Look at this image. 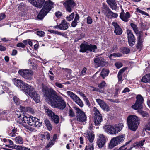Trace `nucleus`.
I'll return each instance as SVG.
<instances>
[{"instance_id":"1","label":"nucleus","mask_w":150,"mask_h":150,"mask_svg":"<svg viewBox=\"0 0 150 150\" xmlns=\"http://www.w3.org/2000/svg\"><path fill=\"white\" fill-rule=\"evenodd\" d=\"M28 0L33 5L39 8L44 5L37 16L38 18L40 20L42 19L54 6V3L50 0L46 1L45 0Z\"/></svg>"},{"instance_id":"2","label":"nucleus","mask_w":150,"mask_h":150,"mask_svg":"<svg viewBox=\"0 0 150 150\" xmlns=\"http://www.w3.org/2000/svg\"><path fill=\"white\" fill-rule=\"evenodd\" d=\"M46 100L49 104L54 107L63 109L66 106L65 102L62 97L57 94H44Z\"/></svg>"},{"instance_id":"3","label":"nucleus","mask_w":150,"mask_h":150,"mask_svg":"<svg viewBox=\"0 0 150 150\" xmlns=\"http://www.w3.org/2000/svg\"><path fill=\"white\" fill-rule=\"evenodd\" d=\"M14 84L18 88L27 94H35L36 91L31 86L25 83L21 80L15 79Z\"/></svg>"},{"instance_id":"4","label":"nucleus","mask_w":150,"mask_h":150,"mask_svg":"<svg viewBox=\"0 0 150 150\" xmlns=\"http://www.w3.org/2000/svg\"><path fill=\"white\" fill-rule=\"evenodd\" d=\"M127 120L129 128L131 130L136 131L139 124V117L134 115H130L128 117Z\"/></svg>"},{"instance_id":"5","label":"nucleus","mask_w":150,"mask_h":150,"mask_svg":"<svg viewBox=\"0 0 150 150\" xmlns=\"http://www.w3.org/2000/svg\"><path fill=\"white\" fill-rule=\"evenodd\" d=\"M123 127L122 123L110 125H105L103 127L105 131L111 134H117L121 131Z\"/></svg>"},{"instance_id":"6","label":"nucleus","mask_w":150,"mask_h":150,"mask_svg":"<svg viewBox=\"0 0 150 150\" xmlns=\"http://www.w3.org/2000/svg\"><path fill=\"white\" fill-rule=\"evenodd\" d=\"M22 120L23 122L28 124L30 126L38 127L42 125V123L38 121L39 120L32 116H24Z\"/></svg>"},{"instance_id":"7","label":"nucleus","mask_w":150,"mask_h":150,"mask_svg":"<svg viewBox=\"0 0 150 150\" xmlns=\"http://www.w3.org/2000/svg\"><path fill=\"white\" fill-rule=\"evenodd\" d=\"M125 136L124 135H120L112 138L109 145V148L112 149L117 145L123 141Z\"/></svg>"},{"instance_id":"8","label":"nucleus","mask_w":150,"mask_h":150,"mask_svg":"<svg viewBox=\"0 0 150 150\" xmlns=\"http://www.w3.org/2000/svg\"><path fill=\"white\" fill-rule=\"evenodd\" d=\"M125 136L124 135H120L112 138L109 145V148L112 149L117 145L123 141Z\"/></svg>"},{"instance_id":"9","label":"nucleus","mask_w":150,"mask_h":150,"mask_svg":"<svg viewBox=\"0 0 150 150\" xmlns=\"http://www.w3.org/2000/svg\"><path fill=\"white\" fill-rule=\"evenodd\" d=\"M18 73L23 78L28 80L31 79L34 74L33 72L30 69H21Z\"/></svg>"},{"instance_id":"10","label":"nucleus","mask_w":150,"mask_h":150,"mask_svg":"<svg viewBox=\"0 0 150 150\" xmlns=\"http://www.w3.org/2000/svg\"><path fill=\"white\" fill-rule=\"evenodd\" d=\"M76 115L77 120L84 122L86 120V116L84 112L78 108H76Z\"/></svg>"},{"instance_id":"11","label":"nucleus","mask_w":150,"mask_h":150,"mask_svg":"<svg viewBox=\"0 0 150 150\" xmlns=\"http://www.w3.org/2000/svg\"><path fill=\"white\" fill-rule=\"evenodd\" d=\"M95 117L94 123L96 125H99L103 120L101 114L98 110L95 108L94 109Z\"/></svg>"},{"instance_id":"12","label":"nucleus","mask_w":150,"mask_h":150,"mask_svg":"<svg viewBox=\"0 0 150 150\" xmlns=\"http://www.w3.org/2000/svg\"><path fill=\"white\" fill-rule=\"evenodd\" d=\"M76 4L74 1L71 0H67L63 3V5L65 7L66 10L69 12H72V10Z\"/></svg>"},{"instance_id":"13","label":"nucleus","mask_w":150,"mask_h":150,"mask_svg":"<svg viewBox=\"0 0 150 150\" xmlns=\"http://www.w3.org/2000/svg\"><path fill=\"white\" fill-rule=\"evenodd\" d=\"M129 45L130 46H133L135 43V39L134 35L130 30H127V31Z\"/></svg>"},{"instance_id":"14","label":"nucleus","mask_w":150,"mask_h":150,"mask_svg":"<svg viewBox=\"0 0 150 150\" xmlns=\"http://www.w3.org/2000/svg\"><path fill=\"white\" fill-rule=\"evenodd\" d=\"M105 136L103 134L99 135L97 142L98 147L100 148H102L105 144Z\"/></svg>"},{"instance_id":"15","label":"nucleus","mask_w":150,"mask_h":150,"mask_svg":"<svg viewBox=\"0 0 150 150\" xmlns=\"http://www.w3.org/2000/svg\"><path fill=\"white\" fill-rule=\"evenodd\" d=\"M96 67L100 66H103L105 65V60L103 57H99L96 58L94 59Z\"/></svg>"},{"instance_id":"16","label":"nucleus","mask_w":150,"mask_h":150,"mask_svg":"<svg viewBox=\"0 0 150 150\" xmlns=\"http://www.w3.org/2000/svg\"><path fill=\"white\" fill-rule=\"evenodd\" d=\"M130 14L128 12H127L125 13L124 10L122 9V11L120 15V18L125 22H127L129 21V19L130 17Z\"/></svg>"},{"instance_id":"17","label":"nucleus","mask_w":150,"mask_h":150,"mask_svg":"<svg viewBox=\"0 0 150 150\" xmlns=\"http://www.w3.org/2000/svg\"><path fill=\"white\" fill-rule=\"evenodd\" d=\"M96 100L100 107L103 110L106 111L110 110V108L108 106L104 101L99 99H97Z\"/></svg>"},{"instance_id":"18","label":"nucleus","mask_w":150,"mask_h":150,"mask_svg":"<svg viewBox=\"0 0 150 150\" xmlns=\"http://www.w3.org/2000/svg\"><path fill=\"white\" fill-rule=\"evenodd\" d=\"M112 25L115 28L114 33L117 35H121L122 33V30L120 27L117 22H113Z\"/></svg>"},{"instance_id":"19","label":"nucleus","mask_w":150,"mask_h":150,"mask_svg":"<svg viewBox=\"0 0 150 150\" xmlns=\"http://www.w3.org/2000/svg\"><path fill=\"white\" fill-rule=\"evenodd\" d=\"M71 98L81 107L83 106V104L82 101L76 94H68Z\"/></svg>"},{"instance_id":"20","label":"nucleus","mask_w":150,"mask_h":150,"mask_svg":"<svg viewBox=\"0 0 150 150\" xmlns=\"http://www.w3.org/2000/svg\"><path fill=\"white\" fill-rule=\"evenodd\" d=\"M69 23H67L65 20L62 21L59 24L60 30H66L68 28Z\"/></svg>"},{"instance_id":"21","label":"nucleus","mask_w":150,"mask_h":150,"mask_svg":"<svg viewBox=\"0 0 150 150\" xmlns=\"http://www.w3.org/2000/svg\"><path fill=\"white\" fill-rule=\"evenodd\" d=\"M9 111L8 110L3 111L0 110V120L6 119L7 116L9 113Z\"/></svg>"},{"instance_id":"22","label":"nucleus","mask_w":150,"mask_h":150,"mask_svg":"<svg viewBox=\"0 0 150 150\" xmlns=\"http://www.w3.org/2000/svg\"><path fill=\"white\" fill-rule=\"evenodd\" d=\"M143 40L142 35H139L137 38V42L136 45V47L137 49H140L142 47Z\"/></svg>"},{"instance_id":"23","label":"nucleus","mask_w":150,"mask_h":150,"mask_svg":"<svg viewBox=\"0 0 150 150\" xmlns=\"http://www.w3.org/2000/svg\"><path fill=\"white\" fill-rule=\"evenodd\" d=\"M80 51L82 52H85L88 51V43H82L80 46Z\"/></svg>"},{"instance_id":"24","label":"nucleus","mask_w":150,"mask_h":150,"mask_svg":"<svg viewBox=\"0 0 150 150\" xmlns=\"http://www.w3.org/2000/svg\"><path fill=\"white\" fill-rule=\"evenodd\" d=\"M107 2L110 5V8L112 9L117 10V6L116 4V2L115 0H107Z\"/></svg>"},{"instance_id":"25","label":"nucleus","mask_w":150,"mask_h":150,"mask_svg":"<svg viewBox=\"0 0 150 150\" xmlns=\"http://www.w3.org/2000/svg\"><path fill=\"white\" fill-rule=\"evenodd\" d=\"M18 131L17 129L14 127L8 131V134L9 136L11 137H15L18 134Z\"/></svg>"},{"instance_id":"26","label":"nucleus","mask_w":150,"mask_h":150,"mask_svg":"<svg viewBox=\"0 0 150 150\" xmlns=\"http://www.w3.org/2000/svg\"><path fill=\"white\" fill-rule=\"evenodd\" d=\"M145 140L143 139L138 142L134 143L133 144V147L136 148H138L139 147H142L144 144Z\"/></svg>"},{"instance_id":"27","label":"nucleus","mask_w":150,"mask_h":150,"mask_svg":"<svg viewBox=\"0 0 150 150\" xmlns=\"http://www.w3.org/2000/svg\"><path fill=\"white\" fill-rule=\"evenodd\" d=\"M106 16L109 18H116L118 16L117 14L113 12L110 10L106 12Z\"/></svg>"},{"instance_id":"28","label":"nucleus","mask_w":150,"mask_h":150,"mask_svg":"<svg viewBox=\"0 0 150 150\" xmlns=\"http://www.w3.org/2000/svg\"><path fill=\"white\" fill-rule=\"evenodd\" d=\"M132 108L135 110H141L143 109V104L135 102L134 104L132 105Z\"/></svg>"},{"instance_id":"29","label":"nucleus","mask_w":150,"mask_h":150,"mask_svg":"<svg viewBox=\"0 0 150 150\" xmlns=\"http://www.w3.org/2000/svg\"><path fill=\"white\" fill-rule=\"evenodd\" d=\"M127 67H124L121 69L119 71L117 77L119 81H122V74L126 70Z\"/></svg>"},{"instance_id":"30","label":"nucleus","mask_w":150,"mask_h":150,"mask_svg":"<svg viewBox=\"0 0 150 150\" xmlns=\"http://www.w3.org/2000/svg\"><path fill=\"white\" fill-rule=\"evenodd\" d=\"M141 81L144 83H150V74L145 75L142 78Z\"/></svg>"},{"instance_id":"31","label":"nucleus","mask_w":150,"mask_h":150,"mask_svg":"<svg viewBox=\"0 0 150 150\" xmlns=\"http://www.w3.org/2000/svg\"><path fill=\"white\" fill-rule=\"evenodd\" d=\"M30 96L33 98L36 103H38L40 101V97L39 94H28Z\"/></svg>"},{"instance_id":"32","label":"nucleus","mask_w":150,"mask_h":150,"mask_svg":"<svg viewBox=\"0 0 150 150\" xmlns=\"http://www.w3.org/2000/svg\"><path fill=\"white\" fill-rule=\"evenodd\" d=\"M45 109L48 116L51 118L55 115L54 113L51 110L49 109L47 107H45Z\"/></svg>"},{"instance_id":"33","label":"nucleus","mask_w":150,"mask_h":150,"mask_svg":"<svg viewBox=\"0 0 150 150\" xmlns=\"http://www.w3.org/2000/svg\"><path fill=\"white\" fill-rule=\"evenodd\" d=\"M86 137L89 141L90 142L92 143L94 140V136L92 133L89 132L86 134Z\"/></svg>"},{"instance_id":"34","label":"nucleus","mask_w":150,"mask_h":150,"mask_svg":"<svg viewBox=\"0 0 150 150\" xmlns=\"http://www.w3.org/2000/svg\"><path fill=\"white\" fill-rule=\"evenodd\" d=\"M136 98V102L143 104L144 101V99L143 97L140 94H139L137 95Z\"/></svg>"},{"instance_id":"35","label":"nucleus","mask_w":150,"mask_h":150,"mask_svg":"<svg viewBox=\"0 0 150 150\" xmlns=\"http://www.w3.org/2000/svg\"><path fill=\"white\" fill-rule=\"evenodd\" d=\"M109 73V71L108 70L103 69L101 71L100 75L103 77V79H104L105 77L108 75Z\"/></svg>"},{"instance_id":"36","label":"nucleus","mask_w":150,"mask_h":150,"mask_svg":"<svg viewBox=\"0 0 150 150\" xmlns=\"http://www.w3.org/2000/svg\"><path fill=\"white\" fill-rule=\"evenodd\" d=\"M44 89L45 94H55L56 91L52 88H46Z\"/></svg>"},{"instance_id":"37","label":"nucleus","mask_w":150,"mask_h":150,"mask_svg":"<svg viewBox=\"0 0 150 150\" xmlns=\"http://www.w3.org/2000/svg\"><path fill=\"white\" fill-rule=\"evenodd\" d=\"M97 48V46L94 45L88 44V51L94 52Z\"/></svg>"},{"instance_id":"38","label":"nucleus","mask_w":150,"mask_h":150,"mask_svg":"<svg viewBox=\"0 0 150 150\" xmlns=\"http://www.w3.org/2000/svg\"><path fill=\"white\" fill-rule=\"evenodd\" d=\"M44 122L48 130L51 131L52 129V127L49 120L48 119H46L45 120Z\"/></svg>"},{"instance_id":"39","label":"nucleus","mask_w":150,"mask_h":150,"mask_svg":"<svg viewBox=\"0 0 150 150\" xmlns=\"http://www.w3.org/2000/svg\"><path fill=\"white\" fill-rule=\"evenodd\" d=\"M15 116L17 118H19L20 119H21L22 121V119H23V117L24 116H25V115H23L22 114V112L21 111L18 112V111H16L15 112Z\"/></svg>"},{"instance_id":"40","label":"nucleus","mask_w":150,"mask_h":150,"mask_svg":"<svg viewBox=\"0 0 150 150\" xmlns=\"http://www.w3.org/2000/svg\"><path fill=\"white\" fill-rule=\"evenodd\" d=\"M48 31L52 33L56 34L58 35H62L63 36H64L65 35V34L64 33L59 32L57 31H55L54 30H49Z\"/></svg>"},{"instance_id":"41","label":"nucleus","mask_w":150,"mask_h":150,"mask_svg":"<svg viewBox=\"0 0 150 150\" xmlns=\"http://www.w3.org/2000/svg\"><path fill=\"white\" fill-rule=\"evenodd\" d=\"M15 140L17 144H22L23 143V140L22 137L20 136H18L15 138Z\"/></svg>"},{"instance_id":"42","label":"nucleus","mask_w":150,"mask_h":150,"mask_svg":"<svg viewBox=\"0 0 150 150\" xmlns=\"http://www.w3.org/2000/svg\"><path fill=\"white\" fill-rule=\"evenodd\" d=\"M130 26L132 28L133 30L136 34L138 33V28L136 24L133 23H131L130 24Z\"/></svg>"},{"instance_id":"43","label":"nucleus","mask_w":150,"mask_h":150,"mask_svg":"<svg viewBox=\"0 0 150 150\" xmlns=\"http://www.w3.org/2000/svg\"><path fill=\"white\" fill-rule=\"evenodd\" d=\"M28 63L30 64V67H32V68L34 70L36 69L37 68V66L36 64L32 62L31 60L29 59L28 60Z\"/></svg>"},{"instance_id":"44","label":"nucleus","mask_w":150,"mask_h":150,"mask_svg":"<svg viewBox=\"0 0 150 150\" xmlns=\"http://www.w3.org/2000/svg\"><path fill=\"white\" fill-rule=\"evenodd\" d=\"M51 118L56 124H57L59 123V117L57 115H55Z\"/></svg>"},{"instance_id":"45","label":"nucleus","mask_w":150,"mask_h":150,"mask_svg":"<svg viewBox=\"0 0 150 150\" xmlns=\"http://www.w3.org/2000/svg\"><path fill=\"white\" fill-rule=\"evenodd\" d=\"M94 146L93 143L90 142L86 147L85 150H93Z\"/></svg>"},{"instance_id":"46","label":"nucleus","mask_w":150,"mask_h":150,"mask_svg":"<svg viewBox=\"0 0 150 150\" xmlns=\"http://www.w3.org/2000/svg\"><path fill=\"white\" fill-rule=\"evenodd\" d=\"M138 112L142 115L143 117H147L148 114L146 112L143 111L141 110H138Z\"/></svg>"},{"instance_id":"47","label":"nucleus","mask_w":150,"mask_h":150,"mask_svg":"<svg viewBox=\"0 0 150 150\" xmlns=\"http://www.w3.org/2000/svg\"><path fill=\"white\" fill-rule=\"evenodd\" d=\"M107 85L105 81H103L100 83L98 84V87L100 88L103 89Z\"/></svg>"},{"instance_id":"48","label":"nucleus","mask_w":150,"mask_h":150,"mask_svg":"<svg viewBox=\"0 0 150 150\" xmlns=\"http://www.w3.org/2000/svg\"><path fill=\"white\" fill-rule=\"evenodd\" d=\"M20 108L21 111L22 112H27L28 110H29V109L30 108H29L25 107L21 105L20 106Z\"/></svg>"},{"instance_id":"49","label":"nucleus","mask_w":150,"mask_h":150,"mask_svg":"<svg viewBox=\"0 0 150 150\" xmlns=\"http://www.w3.org/2000/svg\"><path fill=\"white\" fill-rule=\"evenodd\" d=\"M13 100L16 105H19L20 103V100L17 97L15 96L13 98Z\"/></svg>"},{"instance_id":"50","label":"nucleus","mask_w":150,"mask_h":150,"mask_svg":"<svg viewBox=\"0 0 150 150\" xmlns=\"http://www.w3.org/2000/svg\"><path fill=\"white\" fill-rule=\"evenodd\" d=\"M74 16V13H72L69 16L67 17L66 18L68 21H70L73 19Z\"/></svg>"},{"instance_id":"51","label":"nucleus","mask_w":150,"mask_h":150,"mask_svg":"<svg viewBox=\"0 0 150 150\" xmlns=\"http://www.w3.org/2000/svg\"><path fill=\"white\" fill-rule=\"evenodd\" d=\"M122 51L124 54H127L130 52V50L128 48L124 47L123 48Z\"/></svg>"},{"instance_id":"52","label":"nucleus","mask_w":150,"mask_h":150,"mask_svg":"<svg viewBox=\"0 0 150 150\" xmlns=\"http://www.w3.org/2000/svg\"><path fill=\"white\" fill-rule=\"evenodd\" d=\"M122 55L119 53H114L110 54L109 56V57H110L112 56L115 57H119L121 56Z\"/></svg>"},{"instance_id":"53","label":"nucleus","mask_w":150,"mask_h":150,"mask_svg":"<svg viewBox=\"0 0 150 150\" xmlns=\"http://www.w3.org/2000/svg\"><path fill=\"white\" fill-rule=\"evenodd\" d=\"M116 67L118 69H119L123 66L122 64L120 62H117L115 64Z\"/></svg>"},{"instance_id":"54","label":"nucleus","mask_w":150,"mask_h":150,"mask_svg":"<svg viewBox=\"0 0 150 150\" xmlns=\"http://www.w3.org/2000/svg\"><path fill=\"white\" fill-rule=\"evenodd\" d=\"M37 34L40 37H42L44 36L45 33L42 31H38L37 32Z\"/></svg>"},{"instance_id":"55","label":"nucleus","mask_w":150,"mask_h":150,"mask_svg":"<svg viewBox=\"0 0 150 150\" xmlns=\"http://www.w3.org/2000/svg\"><path fill=\"white\" fill-rule=\"evenodd\" d=\"M93 22L92 19L89 16L87 17V24H91Z\"/></svg>"},{"instance_id":"56","label":"nucleus","mask_w":150,"mask_h":150,"mask_svg":"<svg viewBox=\"0 0 150 150\" xmlns=\"http://www.w3.org/2000/svg\"><path fill=\"white\" fill-rule=\"evenodd\" d=\"M136 11L139 13H140L143 15H147V13L146 12H145L144 11L142 10H141L140 9L138 8H137L136 9Z\"/></svg>"},{"instance_id":"57","label":"nucleus","mask_w":150,"mask_h":150,"mask_svg":"<svg viewBox=\"0 0 150 150\" xmlns=\"http://www.w3.org/2000/svg\"><path fill=\"white\" fill-rule=\"evenodd\" d=\"M16 46L18 47H20L23 48L25 47L26 46L25 44L22 42L18 43L17 44Z\"/></svg>"},{"instance_id":"58","label":"nucleus","mask_w":150,"mask_h":150,"mask_svg":"<svg viewBox=\"0 0 150 150\" xmlns=\"http://www.w3.org/2000/svg\"><path fill=\"white\" fill-rule=\"evenodd\" d=\"M69 115L71 117H74L75 116V113L71 108L69 109Z\"/></svg>"},{"instance_id":"59","label":"nucleus","mask_w":150,"mask_h":150,"mask_svg":"<svg viewBox=\"0 0 150 150\" xmlns=\"http://www.w3.org/2000/svg\"><path fill=\"white\" fill-rule=\"evenodd\" d=\"M103 9L105 10L106 11V12H107L108 11V10H110L109 8L105 4H103Z\"/></svg>"},{"instance_id":"60","label":"nucleus","mask_w":150,"mask_h":150,"mask_svg":"<svg viewBox=\"0 0 150 150\" xmlns=\"http://www.w3.org/2000/svg\"><path fill=\"white\" fill-rule=\"evenodd\" d=\"M55 15L56 16L57 18H59L61 16L62 13L61 12L59 11L55 13Z\"/></svg>"},{"instance_id":"61","label":"nucleus","mask_w":150,"mask_h":150,"mask_svg":"<svg viewBox=\"0 0 150 150\" xmlns=\"http://www.w3.org/2000/svg\"><path fill=\"white\" fill-rule=\"evenodd\" d=\"M77 21L74 20L71 23V25L72 27H75L77 25Z\"/></svg>"},{"instance_id":"62","label":"nucleus","mask_w":150,"mask_h":150,"mask_svg":"<svg viewBox=\"0 0 150 150\" xmlns=\"http://www.w3.org/2000/svg\"><path fill=\"white\" fill-rule=\"evenodd\" d=\"M55 85L57 87L59 88H62L64 87V86L61 83H55Z\"/></svg>"},{"instance_id":"63","label":"nucleus","mask_w":150,"mask_h":150,"mask_svg":"<svg viewBox=\"0 0 150 150\" xmlns=\"http://www.w3.org/2000/svg\"><path fill=\"white\" fill-rule=\"evenodd\" d=\"M6 17L5 15L3 13H2L0 14V21H1L4 18Z\"/></svg>"},{"instance_id":"64","label":"nucleus","mask_w":150,"mask_h":150,"mask_svg":"<svg viewBox=\"0 0 150 150\" xmlns=\"http://www.w3.org/2000/svg\"><path fill=\"white\" fill-rule=\"evenodd\" d=\"M146 129L148 130H150V121H149L145 126Z\"/></svg>"}]
</instances>
